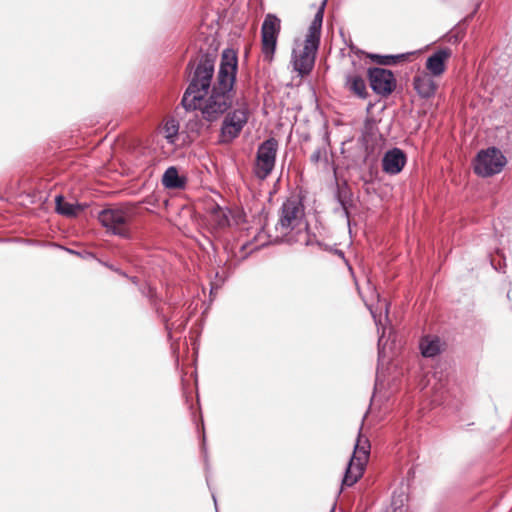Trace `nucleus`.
<instances>
[{"instance_id": "nucleus-1", "label": "nucleus", "mask_w": 512, "mask_h": 512, "mask_svg": "<svg viewBox=\"0 0 512 512\" xmlns=\"http://www.w3.org/2000/svg\"><path fill=\"white\" fill-rule=\"evenodd\" d=\"M215 62L216 55L212 53L201 55L194 63L189 62V84L181 100L186 111L200 110L202 118L207 122L217 121L232 106L238 67L237 53L230 48L223 50L216 80L213 82Z\"/></svg>"}, {"instance_id": "nucleus-2", "label": "nucleus", "mask_w": 512, "mask_h": 512, "mask_svg": "<svg viewBox=\"0 0 512 512\" xmlns=\"http://www.w3.org/2000/svg\"><path fill=\"white\" fill-rule=\"evenodd\" d=\"M276 239L288 244L313 245L315 235L309 231L302 202L296 198L287 199L279 210L275 225Z\"/></svg>"}, {"instance_id": "nucleus-3", "label": "nucleus", "mask_w": 512, "mask_h": 512, "mask_svg": "<svg viewBox=\"0 0 512 512\" xmlns=\"http://www.w3.org/2000/svg\"><path fill=\"white\" fill-rule=\"evenodd\" d=\"M326 3L327 0H323L321 5L318 7L314 18L309 25L303 48L299 51L294 49L292 52L293 68L300 76L308 75L314 67L316 53L320 44Z\"/></svg>"}, {"instance_id": "nucleus-4", "label": "nucleus", "mask_w": 512, "mask_h": 512, "mask_svg": "<svg viewBox=\"0 0 512 512\" xmlns=\"http://www.w3.org/2000/svg\"><path fill=\"white\" fill-rule=\"evenodd\" d=\"M131 218V211L123 207L103 209L98 214V220L106 228L107 232L123 239L131 238L129 227Z\"/></svg>"}, {"instance_id": "nucleus-5", "label": "nucleus", "mask_w": 512, "mask_h": 512, "mask_svg": "<svg viewBox=\"0 0 512 512\" xmlns=\"http://www.w3.org/2000/svg\"><path fill=\"white\" fill-rule=\"evenodd\" d=\"M370 443L367 438L359 434L355 444L354 453L347 465L345 475L342 480V486H352L362 476L365 464L368 459Z\"/></svg>"}, {"instance_id": "nucleus-6", "label": "nucleus", "mask_w": 512, "mask_h": 512, "mask_svg": "<svg viewBox=\"0 0 512 512\" xmlns=\"http://www.w3.org/2000/svg\"><path fill=\"white\" fill-rule=\"evenodd\" d=\"M506 163V157L502 152L495 147H490L478 152L474 161V172L481 177H489L500 173Z\"/></svg>"}, {"instance_id": "nucleus-7", "label": "nucleus", "mask_w": 512, "mask_h": 512, "mask_svg": "<svg viewBox=\"0 0 512 512\" xmlns=\"http://www.w3.org/2000/svg\"><path fill=\"white\" fill-rule=\"evenodd\" d=\"M278 141L271 137L263 141L257 149L254 174L257 178L266 179L275 167Z\"/></svg>"}, {"instance_id": "nucleus-8", "label": "nucleus", "mask_w": 512, "mask_h": 512, "mask_svg": "<svg viewBox=\"0 0 512 512\" xmlns=\"http://www.w3.org/2000/svg\"><path fill=\"white\" fill-rule=\"evenodd\" d=\"M249 111L244 105L228 112L220 129V142L231 143L236 139L248 122Z\"/></svg>"}, {"instance_id": "nucleus-9", "label": "nucleus", "mask_w": 512, "mask_h": 512, "mask_svg": "<svg viewBox=\"0 0 512 512\" xmlns=\"http://www.w3.org/2000/svg\"><path fill=\"white\" fill-rule=\"evenodd\" d=\"M280 32V19L275 15H266L262 27V53L264 59L271 62L276 50L277 38Z\"/></svg>"}, {"instance_id": "nucleus-10", "label": "nucleus", "mask_w": 512, "mask_h": 512, "mask_svg": "<svg viewBox=\"0 0 512 512\" xmlns=\"http://www.w3.org/2000/svg\"><path fill=\"white\" fill-rule=\"evenodd\" d=\"M371 89L380 96L390 95L396 87V79L392 71L373 67L368 69Z\"/></svg>"}, {"instance_id": "nucleus-11", "label": "nucleus", "mask_w": 512, "mask_h": 512, "mask_svg": "<svg viewBox=\"0 0 512 512\" xmlns=\"http://www.w3.org/2000/svg\"><path fill=\"white\" fill-rule=\"evenodd\" d=\"M406 155L399 148L388 150L382 159L383 171L390 175L400 173L405 166Z\"/></svg>"}, {"instance_id": "nucleus-12", "label": "nucleus", "mask_w": 512, "mask_h": 512, "mask_svg": "<svg viewBox=\"0 0 512 512\" xmlns=\"http://www.w3.org/2000/svg\"><path fill=\"white\" fill-rule=\"evenodd\" d=\"M451 56L449 48L439 49L428 57L426 61V68L432 76H440L445 71V62Z\"/></svg>"}, {"instance_id": "nucleus-13", "label": "nucleus", "mask_w": 512, "mask_h": 512, "mask_svg": "<svg viewBox=\"0 0 512 512\" xmlns=\"http://www.w3.org/2000/svg\"><path fill=\"white\" fill-rule=\"evenodd\" d=\"M414 89L417 91L420 97L430 98L435 94L436 83L432 79L431 75L423 73L416 75L413 79Z\"/></svg>"}, {"instance_id": "nucleus-14", "label": "nucleus", "mask_w": 512, "mask_h": 512, "mask_svg": "<svg viewBox=\"0 0 512 512\" xmlns=\"http://www.w3.org/2000/svg\"><path fill=\"white\" fill-rule=\"evenodd\" d=\"M186 183L187 178L180 175L174 166L168 167L162 176V184L168 189H184Z\"/></svg>"}, {"instance_id": "nucleus-15", "label": "nucleus", "mask_w": 512, "mask_h": 512, "mask_svg": "<svg viewBox=\"0 0 512 512\" xmlns=\"http://www.w3.org/2000/svg\"><path fill=\"white\" fill-rule=\"evenodd\" d=\"M420 350L424 357H435L440 354L442 343L436 336H425L420 341Z\"/></svg>"}, {"instance_id": "nucleus-16", "label": "nucleus", "mask_w": 512, "mask_h": 512, "mask_svg": "<svg viewBox=\"0 0 512 512\" xmlns=\"http://www.w3.org/2000/svg\"><path fill=\"white\" fill-rule=\"evenodd\" d=\"M210 221L218 228H224L229 225V211L220 205L213 203L209 207Z\"/></svg>"}, {"instance_id": "nucleus-17", "label": "nucleus", "mask_w": 512, "mask_h": 512, "mask_svg": "<svg viewBox=\"0 0 512 512\" xmlns=\"http://www.w3.org/2000/svg\"><path fill=\"white\" fill-rule=\"evenodd\" d=\"M56 211L66 217L77 216L83 210V207L78 203H70L65 201L62 195L55 197Z\"/></svg>"}, {"instance_id": "nucleus-18", "label": "nucleus", "mask_w": 512, "mask_h": 512, "mask_svg": "<svg viewBox=\"0 0 512 512\" xmlns=\"http://www.w3.org/2000/svg\"><path fill=\"white\" fill-rule=\"evenodd\" d=\"M349 89L361 99H365L368 95L366 83L360 76H352L347 79Z\"/></svg>"}, {"instance_id": "nucleus-19", "label": "nucleus", "mask_w": 512, "mask_h": 512, "mask_svg": "<svg viewBox=\"0 0 512 512\" xmlns=\"http://www.w3.org/2000/svg\"><path fill=\"white\" fill-rule=\"evenodd\" d=\"M336 198H337L338 203L341 206V211H342L343 215L347 219H349L350 214L348 211V206L351 203V193H350L348 187L347 186L338 187Z\"/></svg>"}, {"instance_id": "nucleus-20", "label": "nucleus", "mask_w": 512, "mask_h": 512, "mask_svg": "<svg viewBox=\"0 0 512 512\" xmlns=\"http://www.w3.org/2000/svg\"><path fill=\"white\" fill-rule=\"evenodd\" d=\"M179 131V123L174 118L167 120L163 127L164 136L168 143L173 144Z\"/></svg>"}, {"instance_id": "nucleus-21", "label": "nucleus", "mask_w": 512, "mask_h": 512, "mask_svg": "<svg viewBox=\"0 0 512 512\" xmlns=\"http://www.w3.org/2000/svg\"><path fill=\"white\" fill-rule=\"evenodd\" d=\"M322 160H327V150L325 147H318L310 156V161L313 164H318Z\"/></svg>"}, {"instance_id": "nucleus-22", "label": "nucleus", "mask_w": 512, "mask_h": 512, "mask_svg": "<svg viewBox=\"0 0 512 512\" xmlns=\"http://www.w3.org/2000/svg\"><path fill=\"white\" fill-rule=\"evenodd\" d=\"M375 62L380 65H389L395 61L396 58L400 56H392V55H371L370 56Z\"/></svg>"}, {"instance_id": "nucleus-23", "label": "nucleus", "mask_w": 512, "mask_h": 512, "mask_svg": "<svg viewBox=\"0 0 512 512\" xmlns=\"http://www.w3.org/2000/svg\"><path fill=\"white\" fill-rule=\"evenodd\" d=\"M384 334H385V329L383 328L382 334L380 335L379 340H378V358H379V360H382L385 356V344L383 343Z\"/></svg>"}, {"instance_id": "nucleus-24", "label": "nucleus", "mask_w": 512, "mask_h": 512, "mask_svg": "<svg viewBox=\"0 0 512 512\" xmlns=\"http://www.w3.org/2000/svg\"><path fill=\"white\" fill-rule=\"evenodd\" d=\"M107 267H109L111 270L115 271V272H116V273H118L119 275H121V276H123V277H127V278H128V275H127L124 271H122V270H120V269H118V268L114 267L113 265H107Z\"/></svg>"}, {"instance_id": "nucleus-25", "label": "nucleus", "mask_w": 512, "mask_h": 512, "mask_svg": "<svg viewBox=\"0 0 512 512\" xmlns=\"http://www.w3.org/2000/svg\"><path fill=\"white\" fill-rule=\"evenodd\" d=\"M129 279L134 283L135 285H138V278L137 277H129Z\"/></svg>"}, {"instance_id": "nucleus-26", "label": "nucleus", "mask_w": 512, "mask_h": 512, "mask_svg": "<svg viewBox=\"0 0 512 512\" xmlns=\"http://www.w3.org/2000/svg\"><path fill=\"white\" fill-rule=\"evenodd\" d=\"M371 313H372V316H373V318H374V320H375V323H376V325H377V329H378V331H379V330H380V328H379V322H378V321H377V319H376V315H375L372 311H371Z\"/></svg>"}, {"instance_id": "nucleus-27", "label": "nucleus", "mask_w": 512, "mask_h": 512, "mask_svg": "<svg viewBox=\"0 0 512 512\" xmlns=\"http://www.w3.org/2000/svg\"><path fill=\"white\" fill-rule=\"evenodd\" d=\"M392 505L395 506V508H394L395 512L397 511L398 508H400V506H396L397 505L396 501H393Z\"/></svg>"}, {"instance_id": "nucleus-28", "label": "nucleus", "mask_w": 512, "mask_h": 512, "mask_svg": "<svg viewBox=\"0 0 512 512\" xmlns=\"http://www.w3.org/2000/svg\"><path fill=\"white\" fill-rule=\"evenodd\" d=\"M337 253H338V256H342L343 257V255H344L341 250L337 251Z\"/></svg>"}, {"instance_id": "nucleus-29", "label": "nucleus", "mask_w": 512, "mask_h": 512, "mask_svg": "<svg viewBox=\"0 0 512 512\" xmlns=\"http://www.w3.org/2000/svg\"><path fill=\"white\" fill-rule=\"evenodd\" d=\"M212 497H213L214 503L216 504V497H215V495L212 494Z\"/></svg>"}]
</instances>
